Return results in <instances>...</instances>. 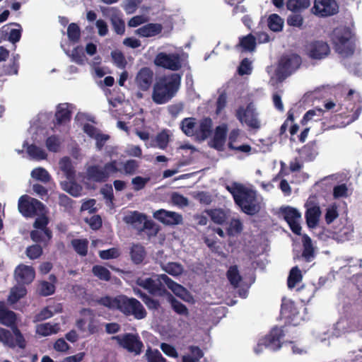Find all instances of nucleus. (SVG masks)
Returning a JSON list of instances; mask_svg holds the SVG:
<instances>
[{"label":"nucleus","mask_w":362,"mask_h":362,"mask_svg":"<svg viewBox=\"0 0 362 362\" xmlns=\"http://www.w3.org/2000/svg\"><path fill=\"white\" fill-rule=\"evenodd\" d=\"M16 320V314L13 311L8 310L4 303L0 301V323L11 327L15 336L14 339L9 330L0 327V341L10 348L18 346L23 349L26 346V341L17 327Z\"/></svg>","instance_id":"obj_1"},{"label":"nucleus","mask_w":362,"mask_h":362,"mask_svg":"<svg viewBox=\"0 0 362 362\" xmlns=\"http://www.w3.org/2000/svg\"><path fill=\"white\" fill-rule=\"evenodd\" d=\"M98 303L110 310H117L126 316L133 315L136 320L146 317L147 313L139 300L134 298H129L125 295L115 297L105 296L98 300Z\"/></svg>","instance_id":"obj_2"},{"label":"nucleus","mask_w":362,"mask_h":362,"mask_svg":"<svg viewBox=\"0 0 362 362\" xmlns=\"http://www.w3.org/2000/svg\"><path fill=\"white\" fill-rule=\"evenodd\" d=\"M226 189L232 194L235 204L243 212L250 216H254L259 212L261 206L255 190L238 182L227 185Z\"/></svg>","instance_id":"obj_3"},{"label":"nucleus","mask_w":362,"mask_h":362,"mask_svg":"<svg viewBox=\"0 0 362 362\" xmlns=\"http://www.w3.org/2000/svg\"><path fill=\"white\" fill-rule=\"evenodd\" d=\"M182 75L177 73L160 77L153 86V101L158 105L169 102L178 91Z\"/></svg>","instance_id":"obj_4"},{"label":"nucleus","mask_w":362,"mask_h":362,"mask_svg":"<svg viewBox=\"0 0 362 362\" xmlns=\"http://www.w3.org/2000/svg\"><path fill=\"white\" fill-rule=\"evenodd\" d=\"M212 125L210 117H204L199 123L194 117H186L181 121L180 129L186 136H194L197 140L202 141L211 136Z\"/></svg>","instance_id":"obj_5"},{"label":"nucleus","mask_w":362,"mask_h":362,"mask_svg":"<svg viewBox=\"0 0 362 362\" xmlns=\"http://www.w3.org/2000/svg\"><path fill=\"white\" fill-rule=\"evenodd\" d=\"M350 28L346 26L337 27L331 35V41L337 53L343 57H349L354 53V43Z\"/></svg>","instance_id":"obj_6"},{"label":"nucleus","mask_w":362,"mask_h":362,"mask_svg":"<svg viewBox=\"0 0 362 362\" xmlns=\"http://www.w3.org/2000/svg\"><path fill=\"white\" fill-rule=\"evenodd\" d=\"M120 172L117 160H112L103 166L92 165L86 169V177L89 180L95 182H105L114 174Z\"/></svg>","instance_id":"obj_7"},{"label":"nucleus","mask_w":362,"mask_h":362,"mask_svg":"<svg viewBox=\"0 0 362 362\" xmlns=\"http://www.w3.org/2000/svg\"><path fill=\"white\" fill-rule=\"evenodd\" d=\"M302 62L300 57L297 54L283 55L279 61L275 74L279 81H283L296 69Z\"/></svg>","instance_id":"obj_8"},{"label":"nucleus","mask_w":362,"mask_h":362,"mask_svg":"<svg viewBox=\"0 0 362 362\" xmlns=\"http://www.w3.org/2000/svg\"><path fill=\"white\" fill-rule=\"evenodd\" d=\"M235 117L241 124H245L250 129H259L261 127L258 113L252 103L245 107L240 106L235 111Z\"/></svg>","instance_id":"obj_9"},{"label":"nucleus","mask_w":362,"mask_h":362,"mask_svg":"<svg viewBox=\"0 0 362 362\" xmlns=\"http://www.w3.org/2000/svg\"><path fill=\"white\" fill-rule=\"evenodd\" d=\"M18 209L24 217H33L42 214L45 206L37 199L24 194L18 199Z\"/></svg>","instance_id":"obj_10"},{"label":"nucleus","mask_w":362,"mask_h":362,"mask_svg":"<svg viewBox=\"0 0 362 362\" xmlns=\"http://www.w3.org/2000/svg\"><path fill=\"white\" fill-rule=\"evenodd\" d=\"M112 339L116 340L121 347L134 355H139L144 348L143 342L138 334L126 333L114 336Z\"/></svg>","instance_id":"obj_11"},{"label":"nucleus","mask_w":362,"mask_h":362,"mask_svg":"<svg viewBox=\"0 0 362 362\" xmlns=\"http://www.w3.org/2000/svg\"><path fill=\"white\" fill-rule=\"evenodd\" d=\"M284 337L283 331L277 327L274 328L264 337L259 340L255 348V352L259 353L262 348H267L272 351H277L281 347V339Z\"/></svg>","instance_id":"obj_12"},{"label":"nucleus","mask_w":362,"mask_h":362,"mask_svg":"<svg viewBox=\"0 0 362 362\" xmlns=\"http://www.w3.org/2000/svg\"><path fill=\"white\" fill-rule=\"evenodd\" d=\"M154 64L170 71H178L182 67V59L178 53L159 52L154 59Z\"/></svg>","instance_id":"obj_13"},{"label":"nucleus","mask_w":362,"mask_h":362,"mask_svg":"<svg viewBox=\"0 0 362 362\" xmlns=\"http://www.w3.org/2000/svg\"><path fill=\"white\" fill-rule=\"evenodd\" d=\"M160 276L161 274L153 275V277L156 278L155 279L153 278L144 279L138 277L135 282L136 285L148 291L151 295L163 296L166 293L167 291L163 280L160 279Z\"/></svg>","instance_id":"obj_14"},{"label":"nucleus","mask_w":362,"mask_h":362,"mask_svg":"<svg viewBox=\"0 0 362 362\" xmlns=\"http://www.w3.org/2000/svg\"><path fill=\"white\" fill-rule=\"evenodd\" d=\"M339 6L335 0H315L312 12L320 17H327L337 13Z\"/></svg>","instance_id":"obj_15"},{"label":"nucleus","mask_w":362,"mask_h":362,"mask_svg":"<svg viewBox=\"0 0 362 362\" xmlns=\"http://www.w3.org/2000/svg\"><path fill=\"white\" fill-rule=\"evenodd\" d=\"M284 220L288 224L291 231L298 235L301 234V226L299 220L301 218L300 213L295 208L286 206L281 210Z\"/></svg>","instance_id":"obj_16"},{"label":"nucleus","mask_w":362,"mask_h":362,"mask_svg":"<svg viewBox=\"0 0 362 362\" xmlns=\"http://www.w3.org/2000/svg\"><path fill=\"white\" fill-rule=\"evenodd\" d=\"M330 54V47L327 42L315 40L308 45V56L313 59H322Z\"/></svg>","instance_id":"obj_17"},{"label":"nucleus","mask_w":362,"mask_h":362,"mask_svg":"<svg viewBox=\"0 0 362 362\" xmlns=\"http://www.w3.org/2000/svg\"><path fill=\"white\" fill-rule=\"evenodd\" d=\"M154 74L149 67H142L136 74L135 83L142 91L148 90L152 86Z\"/></svg>","instance_id":"obj_18"},{"label":"nucleus","mask_w":362,"mask_h":362,"mask_svg":"<svg viewBox=\"0 0 362 362\" xmlns=\"http://www.w3.org/2000/svg\"><path fill=\"white\" fill-rule=\"evenodd\" d=\"M153 217L167 226L178 225L182 222V216L181 214L165 209H159L155 211L153 213Z\"/></svg>","instance_id":"obj_19"},{"label":"nucleus","mask_w":362,"mask_h":362,"mask_svg":"<svg viewBox=\"0 0 362 362\" xmlns=\"http://www.w3.org/2000/svg\"><path fill=\"white\" fill-rule=\"evenodd\" d=\"M112 29L115 33L122 35L125 32V23L122 19V13L117 7H111L107 11Z\"/></svg>","instance_id":"obj_20"},{"label":"nucleus","mask_w":362,"mask_h":362,"mask_svg":"<svg viewBox=\"0 0 362 362\" xmlns=\"http://www.w3.org/2000/svg\"><path fill=\"white\" fill-rule=\"evenodd\" d=\"M71 105L69 103H60L57 106L54 115V127L65 125L69 123L71 119Z\"/></svg>","instance_id":"obj_21"},{"label":"nucleus","mask_w":362,"mask_h":362,"mask_svg":"<svg viewBox=\"0 0 362 362\" xmlns=\"http://www.w3.org/2000/svg\"><path fill=\"white\" fill-rule=\"evenodd\" d=\"M35 276V271L31 266L19 264L15 269L16 281L22 284H30Z\"/></svg>","instance_id":"obj_22"},{"label":"nucleus","mask_w":362,"mask_h":362,"mask_svg":"<svg viewBox=\"0 0 362 362\" xmlns=\"http://www.w3.org/2000/svg\"><path fill=\"white\" fill-rule=\"evenodd\" d=\"M307 209L305 213V218L307 226L309 228H315L320 221L321 210L317 204L309 202L305 204Z\"/></svg>","instance_id":"obj_23"},{"label":"nucleus","mask_w":362,"mask_h":362,"mask_svg":"<svg viewBox=\"0 0 362 362\" xmlns=\"http://www.w3.org/2000/svg\"><path fill=\"white\" fill-rule=\"evenodd\" d=\"M227 127L225 125L216 127L214 137L209 143V146L218 151H223L227 136Z\"/></svg>","instance_id":"obj_24"},{"label":"nucleus","mask_w":362,"mask_h":362,"mask_svg":"<svg viewBox=\"0 0 362 362\" xmlns=\"http://www.w3.org/2000/svg\"><path fill=\"white\" fill-rule=\"evenodd\" d=\"M299 312L296 303L291 300L283 299L281 306V315L283 318L288 320L289 322L295 320Z\"/></svg>","instance_id":"obj_25"},{"label":"nucleus","mask_w":362,"mask_h":362,"mask_svg":"<svg viewBox=\"0 0 362 362\" xmlns=\"http://www.w3.org/2000/svg\"><path fill=\"white\" fill-rule=\"evenodd\" d=\"M163 30V26L160 23H149L138 28L135 33L141 37H151L160 34Z\"/></svg>","instance_id":"obj_26"},{"label":"nucleus","mask_w":362,"mask_h":362,"mask_svg":"<svg viewBox=\"0 0 362 362\" xmlns=\"http://www.w3.org/2000/svg\"><path fill=\"white\" fill-rule=\"evenodd\" d=\"M129 255L134 264H140L146 257V251L142 245L133 244L130 247Z\"/></svg>","instance_id":"obj_27"},{"label":"nucleus","mask_w":362,"mask_h":362,"mask_svg":"<svg viewBox=\"0 0 362 362\" xmlns=\"http://www.w3.org/2000/svg\"><path fill=\"white\" fill-rule=\"evenodd\" d=\"M59 167L69 181L75 180L76 171L69 157H63L59 160Z\"/></svg>","instance_id":"obj_28"},{"label":"nucleus","mask_w":362,"mask_h":362,"mask_svg":"<svg viewBox=\"0 0 362 362\" xmlns=\"http://www.w3.org/2000/svg\"><path fill=\"white\" fill-rule=\"evenodd\" d=\"M256 37L251 33L239 37V43L236 47H240L244 52H253L256 48Z\"/></svg>","instance_id":"obj_29"},{"label":"nucleus","mask_w":362,"mask_h":362,"mask_svg":"<svg viewBox=\"0 0 362 362\" xmlns=\"http://www.w3.org/2000/svg\"><path fill=\"white\" fill-rule=\"evenodd\" d=\"M303 257L306 262H310L315 257V250L311 238L306 234L303 235Z\"/></svg>","instance_id":"obj_30"},{"label":"nucleus","mask_w":362,"mask_h":362,"mask_svg":"<svg viewBox=\"0 0 362 362\" xmlns=\"http://www.w3.org/2000/svg\"><path fill=\"white\" fill-rule=\"evenodd\" d=\"M288 10L293 13H300L310 6V0H287L286 4Z\"/></svg>","instance_id":"obj_31"},{"label":"nucleus","mask_w":362,"mask_h":362,"mask_svg":"<svg viewBox=\"0 0 362 362\" xmlns=\"http://www.w3.org/2000/svg\"><path fill=\"white\" fill-rule=\"evenodd\" d=\"M160 279L163 280L164 284L176 296H181L182 293L186 291V289L182 285L176 283L165 274H162L161 276H160Z\"/></svg>","instance_id":"obj_32"},{"label":"nucleus","mask_w":362,"mask_h":362,"mask_svg":"<svg viewBox=\"0 0 362 362\" xmlns=\"http://www.w3.org/2000/svg\"><path fill=\"white\" fill-rule=\"evenodd\" d=\"M52 237V233L50 229L34 230L30 232V238L35 243H47Z\"/></svg>","instance_id":"obj_33"},{"label":"nucleus","mask_w":362,"mask_h":362,"mask_svg":"<svg viewBox=\"0 0 362 362\" xmlns=\"http://www.w3.org/2000/svg\"><path fill=\"white\" fill-rule=\"evenodd\" d=\"M88 240L86 238H75L71 241V245L73 247L74 251L82 257L86 256L88 254Z\"/></svg>","instance_id":"obj_34"},{"label":"nucleus","mask_w":362,"mask_h":362,"mask_svg":"<svg viewBox=\"0 0 362 362\" xmlns=\"http://www.w3.org/2000/svg\"><path fill=\"white\" fill-rule=\"evenodd\" d=\"M226 276L230 284L234 288H238L239 286V284L242 281V276L240 274L237 265H233L229 267L226 272Z\"/></svg>","instance_id":"obj_35"},{"label":"nucleus","mask_w":362,"mask_h":362,"mask_svg":"<svg viewBox=\"0 0 362 362\" xmlns=\"http://www.w3.org/2000/svg\"><path fill=\"white\" fill-rule=\"evenodd\" d=\"M26 294L27 290L23 284L16 286L11 290L8 300L11 303H16Z\"/></svg>","instance_id":"obj_36"},{"label":"nucleus","mask_w":362,"mask_h":362,"mask_svg":"<svg viewBox=\"0 0 362 362\" xmlns=\"http://www.w3.org/2000/svg\"><path fill=\"white\" fill-rule=\"evenodd\" d=\"M146 218V215L134 211L132 212L131 214L124 217V221L127 223L134 225L136 228H138V225L144 224Z\"/></svg>","instance_id":"obj_37"},{"label":"nucleus","mask_w":362,"mask_h":362,"mask_svg":"<svg viewBox=\"0 0 362 362\" xmlns=\"http://www.w3.org/2000/svg\"><path fill=\"white\" fill-rule=\"evenodd\" d=\"M268 27L274 32L281 31L284 26V19L281 18L278 14H271L268 18Z\"/></svg>","instance_id":"obj_38"},{"label":"nucleus","mask_w":362,"mask_h":362,"mask_svg":"<svg viewBox=\"0 0 362 362\" xmlns=\"http://www.w3.org/2000/svg\"><path fill=\"white\" fill-rule=\"evenodd\" d=\"M303 279V276L301 274V271L296 266L293 267L289 273L287 279V285L289 288H293L298 283L301 281Z\"/></svg>","instance_id":"obj_39"},{"label":"nucleus","mask_w":362,"mask_h":362,"mask_svg":"<svg viewBox=\"0 0 362 362\" xmlns=\"http://www.w3.org/2000/svg\"><path fill=\"white\" fill-rule=\"evenodd\" d=\"M27 153L32 158L38 160H45L47 157L45 151L35 144L28 146Z\"/></svg>","instance_id":"obj_40"},{"label":"nucleus","mask_w":362,"mask_h":362,"mask_svg":"<svg viewBox=\"0 0 362 362\" xmlns=\"http://www.w3.org/2000/svg\"><path fill=\"white\" fill-rule=\"evenodd\" d=\"M31 176L36 180L40 181L43 183H48L51 180V176L43 168H36L31 172Z\"/></svg>","instance_id":"obj_41"},{"label":"nucleus","mask_w":362,"mask_h":362,"mask_svg":"<svg viewBox=\"0 0 362 362\" xmlns=\"http://www.w3.org/2000/svg\"><path fill=\"white\" fill-rule=\"evenodd\" d=\"M59 330L58 325H52L49 323H44L37 325V333L43 337H47L52 334L57 333Z\"/></svg>","instance_id":"obj_42"},{"label":"nucleus","mask_w":362,"mask_h":362,"mask_svg":"<svg viewBox=\"0 0 362 362\" xmlns=\"http://www.w3.org/2000/svg\"><path fill=\"white\" fill-rule=\"evenodd\" d=\"M169 302L171 304L173 310L179 315H187L189 312L188 309L185 304L177 300L171 294H169Z\"/></svg>","instance_id":"obj_43"},{"label":"nucleus","mask_w":362,"mask_h":362,"mask_svg":"<svg viewBox=\"0 0 362 362\" xmlns=\"http://www.w3.org/2000/svg\"><path fill=\"white\" fill-rule=\"evenodd\" d=\"M122 166L124 174L127 175H133L138 172L139 168V162L134 159H129L123 163Z\"/></svg>","instance_id":"obj_44"},{"label":"nucleus","mask_w":362,"mask_h":362,"mask_svg":"<svg viewBox=\"0 0 362 362\" xmlns=\"http://www.w3.org/2000/svg\"><path fill=\"white\" fill-rule=\"evenodd\" d=\"M92 272L94 276H97L100 280L107 281L111 279L110 272L103 266L94 265L92 269Z\"/></svg>","instance_id":"obj_45"},{"label":"nucleus","mask_w":362,"mask_h":362,"mask_svg":"<svg viewBox=\"0 0 362 362\" xmlns=\"http://www.w3.org/2000/svg\"><path fill=\"white\" fill-rule=\"evenodd\" d=\"M163 269L173 276L182 274L184 270L182 265L177 262H168L163 267Z\"/></svg>","instance_id":"obj_46"},{"label":"nucleus","mask_w":362,"mask_h":362,"mask_svg":"<svg viewBox=\"0 0 362 362\" xmlns=\"http://www.w3.org/2000/svg\"><path fill=\"white\" fill-rule=\"evenodd\" d=\"M67 35L71 42H78L81 37V29L79 26L75 23H70L67 28Z\"/></svg>","instance_id":"obj_47"},{"label":"nucleus","mask_w":362,"mask_h":362,"mask_svg":"<svg viewBox=\"0 0 362 362\" xmlns=\"http://www.w3.org/2000/svg\"><path fill=\"white\" fill-rule=\"evenodd\" d=\"M61 144L60 139L57 135L48 136L45 141V145L48 151L54 153L59 151Z\"/></svg>","instance_id":"obj_48"},{"label":"nucleus","mask_w":362,"mask_h":362,"mask_svg":"<svg viewBox=\"0 0 362 362\" xmlns=\"http://www.w3.org/2000/svg\"><path fill=\"white\" fill-rule=\"evenodd\" d=\"M208 214L215 223L222 225L226 221V215L222 209H211L208 212Z\"/></svg>","instance_id":"obj_49"},{"label":"nucleus","mask_w":362,"mask_h":362,"mask_svg":"<svg viewBox=\"0 0 362 362\" xmlns=\"http://www.w3.org/2000/svg\"><path fill=\"white\" fill-rule=\"evenodd\" d=\"M111 57L114 64L119 69H124L127 64L124 54L119 50H115L111 52Z\"/></svg>","instance_id":"obj_50"},{"label":"nucleus","mask_w":362,"mask_h":362,"mask_svg":"<svg viewBox=\"0 0 362 362\" xmlns=\"http://www.w3.org/2000/svg\"><path fill=\"white\" fill-rule=\"evenodd\" d=\"M146 357L148 362H166V359L158 349L153 350L148 348L146 352Z\"/></svg>","instance_id":"obj_51"},{"label":"nucleus","mask_w":362,"mask_h":362,"mask_svg":"<svg viewBox=\"0 0 362 362\" xmlns=\"http://www.w3.org/2000/svg\"><path fill=\"white\" fill-rule=\"evenodd\" d=\"M55 291V286L52 283L42 281L39 284V294L42 296H48Z\"/></svg>","instance_id":"obj_52"},{"label":"nucleus","mask_w":362,"mask_h":362,"mask_svg":"<svg viewBox=\"0 0 362 362\" xmlns=\"http://www.w3.org/2000/svg\"><path fill=\"white\" fill-rule=\"evenodd\" d=\"M324 112L325 111L322 109H313L308 110L300 120V124L302 125H305L307 122L311 120L315 116L317 117L315 120L320 119V117L322 116Z\"/></svg>","instance_id":"obj_53"},{"label":"nucleus","mask_w":362,"mask_h":362,"mask_svg":"<svg viewBox=\"0 0 362 362\" xmlns=\"http://www.w3.org/2000/svg\"><path fill=\"white\" fill-rule=\"evenodd\" d=\"M303 17L300 13H293L287 17V24L292 27L300 28L303 24Z\"/></svg>","instance_id":"obj_54"},{"label":"nucleus","mask_w":362,"mask_h":362,"mask_svg":"<svg viewBox=\"0 0 362 362\" xmlns=\"http://www.w3.org/2000/svg\"><path fill=\"white\" fill-rule=\"evenodd\" d=\"M171 202L174 205L179 207H185L189 205L188 199L179 192H173L171 194Z\"/></svg>","instance_id":"obj_55"},{"label":"nucleus","mask_w":362,"mask_h":362,"mask_svg":"<svg viewBox=\"0 0 362 362\" xmlns=\"http://www.w3.org/2000/svg\"><path fill=\"white\" fill-rule=\"evenodd\" d=\"M141 230H146L148 235H156L158 233L159 228L152 220H148L146 218L143 226L141 228Z\"/></svg>","instance_id":"obj_56"},{"label":"nucleus","mask_w":362,"mask_h":362,"mask_svg":"<svg viewBox=\"0 0 362 362\" xmlns=\"http://www.w3.org/2000/svg\"><path fill=\"white\" fill-rule=\"evenodd\" d=\"M42 254V248L39 245H33L26 249V255L30 259L39 258Z\"/></svg>","instance_id":"obj_57"},{"label":"nucleus","mask_w":362,"mask_h":362,"mask_svg":"<svg viewBox=\"0 0 362 362\" xmlns=\"http://www.w3.org/2000/svg\"><path fill=\"white\" fill-rule=\"evenodd\" d=\"M120 252L116 247H112L108 250H101L99 252V256L103 259H110L119 257Z\"/></svg>","instance_id":"obj_58"},{"label":"nucleus","mask_w":362,"mask_h":362,"mask_svg":"<svg viewBox=\"0 0 362 362\" xmlns=\"http://www.w3.org/2000/svg\"><path fill=\"white\" fill-rule=\"evenodd\" d=\"M71 58L76 63L78 64H83L85 59V54L83 47L81 46H77L75 47L72 50Z\"/></svg>","instance_id":"obj_59"},{"label":"nucleus","mask_w":362,"mask_h":362,"mask_svg":"<svg viewBox=\"0 0 362 362\" xmlns=\"http://www.w3.org/2000/svg\"><path fill=\"white\" fill-rule=\"evenodd\" d=\"M158 146L161 149H165L169 142V135L166 130L158 133L156 137Z\"/></svg>","instance_id":"obj_60"},{"label":"nucleus","mask_w":362,"mask_h":362,"mask_svg":"<svg viewBox=\"0 0 362 362\" xmlns=\"http://www.w3.org/2000/svg\"><path fill=\"white\" fill-rule=\"evenodd\" d=\"M251 71V62L247 58L243 59L238 68V74L240 76L248 75L250 74Z\"/></svg>","instance_id":"obj_61"},{"label":"nucleus","mask_w":362,"mask_h":362,"mask_svg":"<svg viewBox=\"0 0 362 362\" xmlns=\"http://www.w3.org/2000/svg\"><path fill=\"white\" fill-rule=\"evenodd\" d=\"M243 230V225L239 219H233L228 228V233L230 235L240 233Z\"/></svg>","instance_id":"obj_62"},{"label":"nucleus","mask_w":362,"mask_h":362,"mask_svg":"<svg viewBox=\"0 0 362 362\" xmlns=\"http://www.w3.org/2000/svg\"><path fill=\"white\" fill-rule=\"evenodd\" d=\"M339 216L337 208L333 205L327 209L325 219L327 224L332 223Z\"/></svg>","instance_id":"obj_63"},{"label":"nucleus","mask_w":362,"mask_h":362,"mask_svg":"<svg viewBox=\"0 0 362 362\" xmlns=\"http://www.w3.org/2000/svg\"><path fill=\"white\" fill-rule=\"evenodd\" d=\"M64 189L71 196L77 197L81 195L82 188L79 185L75 182L74 180H71L70 181L69 187H64Z\"/></svg>","instance_id":"obj_64"}]
</instances>
